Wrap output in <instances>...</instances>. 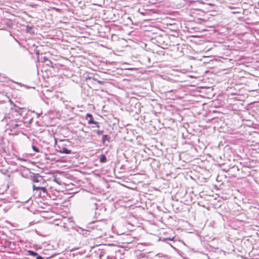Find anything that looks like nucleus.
<instances>
[{
  "label": "nucleus",
  "mask_w": 259,
  "mask_h": 259,
  "mask_svg": "<svg viewBox=\"0 0 259 259\" xmlns=\"http://www.w3.org/2000/svg\"><path fill=\"white\" fill-rule=\"evenodd\" d=\"M106 141H107L109 142H110V137L107 135H104L102 137L103 143H104Z\"/></svg>",
  "instance_id": "obj_4"
},
{
  "label": "nucleus",
  "mask_w": 259,
  "mask_h": 259,
  "mask_svg": "<svg viewBox=\"0 0 259 259\" xmlns=\"http://www.w3.org/2000/svg\"><path fill=\"white\" fill-rule=\"evenodd\" d=\"M100 161L101 163H104L106 161V157L104 154H102L100 155Z\"/></svg>",
  "instance_id": "obj_5"
},
{
  "label": "nucleus",
  "mask_w": 259,
  "mask_h": 259,
  "mask_svg": "<svg viewBox=\"0 0 259 259\" xmlns=\"http://www.w3.org/2000/svg\"><path fill=\"white\" fill-rule=\"evenodd\" d=\"M36 259H44L41 256H38L36 257Z\"/></svg>",
  "instance_id": "obj_11"
},
{
  "label": "nucleus",
  "mask_w": 259,
  "mask_h": 259,
  "mask_svg": "<svg viewBox=\"0 0 259 259\" xmlns=\"http://www.w3.org/2000/svg\"><path fill=\"white\" fill-rule=\"evenodd\" d=\"M28 253L29 255H32V256H36L37 255V253L33 251L32 250H28Z\"/></svg>",
  "instance_id": "obj_6"
},
{
  "label": "nucleus",
  "mask_w": 259,
  "mask_h": 259,
  "mask_svg": "<svg viewBox=\"0 0 259 259\" xmlns=\"http://www.w3.org/2000/svg\"><path fill=\"white\" fill-rule=\"evenodd\" d=\"M18 126H19V124H16L15 125L14 127H18Z\"/></svg>",
  "instance_id": "obj_12"
},
{
  "label": "nucleus",
  "mask_w": 259,
  "mask_h": 259,
  "mask_svg": "<svg viewBox=\"0 0 259 259\" xmlns=\"http://www.w3.org/2000/svg\"><path fill=\"white\" fill-rule=\"evenodd\" d=\"M94 124H95L97 127H100V125H99V123L98 122H97V123H94Z\"/></svg>",
  "instance_id": "obj_10"
},
{
  "label": "nucleus",
  "mask_w": 259,
  "mask_h": 259,
  "mask_svg": "<svg viewBox=\"0 0 259 259\" xmlns=\"http://www.w3.org/2000/svg\"><path fill=\"white\" fill-rule=\"evenodd\" d=\"M32 148L36 152H39V150L38 148H37L36 146H35L34 145H33L32 146Z\"/></svg>",
  "instance_id": "obj_7"
},
{
  "label": "nucleus",
  "mask_w": 259,
  "mask_h": 259,
  "mask_svg": "<svg viewBox=\"0 0 259 259\" xmlns=\"http://www.w3.org/2000/svg\"><path fill=\"white\" fill-rule=\"evenodd\" d=\"M85 117L87 119L88 118V117L90 118V120L88 121L89 124H92V123H97V122L94 120V117L91 114L87 113L85 115Z\"/></svg>",
  "instance_id": "obj_2"
},
{
  "label": "nucleus",
  "mask_w": 259,
  "mask_h": 259,
  "mask_svg": "<svg viewBox=\"0 0 259 259\" xmlns=\"http://www.w3.org/2000/svg\"><path fill=\"white\" fill-rule=\"evenodd\" d=\"M98 82L101 84H104V82L103 81L97 80Z\"/></svg>",
  "instance_id": "obj_9"
},
{
  "label": "nucleus",
  "mask_w": 259,
  "mask_h": 259,
  "mask_svg": "<svg viewBox=\"0 0 259 259\" xmlns=\"http://www.w3.org/2000/svg\"><path fill=\"white\" fill-rule=\"evenodd\" d=\"M58 152L60 153H65L67 154H69L71 153V150L64 147L62 149L58 150Z\"/></svg>",
  "instance_id": "obj_3"
},
{
  "label": "nucleus",
  "mask_w": 259,
  "mask_h": 259,
  "mask_svg": "<svg viewBox=\"0 0 259 259\" xmlns=\"http://www.w3.org/2000/svg\"><path fill=\"white\" fill-rule=\"evenodd\" d=\"M103 133V131H101V130H98L96 132V133L98 135H101Z\"/></svg>",
  "instance_id": "obj_8"
},
{
  "label": "nucleus",
  "mask_w": 259,
  "mask_h": 259,
  "mask_svg": "<svg viewBox=\"0 0 259 259\" xmlns=\"http://www.w3.org/2000/svg\"><path fill=\"white\" fill-rule=\"evenodd\" d=\"M167 239H168L169 240H172V239H171V238H168Z\"/></svg>",
  "instance_id": "obj_13"
},
{
  "label": "nucleus",
  "mask_w": 259,
  "mask_h": 259,
  "mask_svg": "<svg viewBox=\"0 0 259 259\" xmlns=\"http://www.w3.org/2000/svg\"><path fill=\"white\" fill-rule=\"evenodd\" d=\"M32 181L34 183L32 186L33 190H41L45 194L48 195L47 188L44 186L46 182L42 176L36 174L32 177Z\"/></svg>",
  "instance_id": "obj_1"
}]
</instances>
